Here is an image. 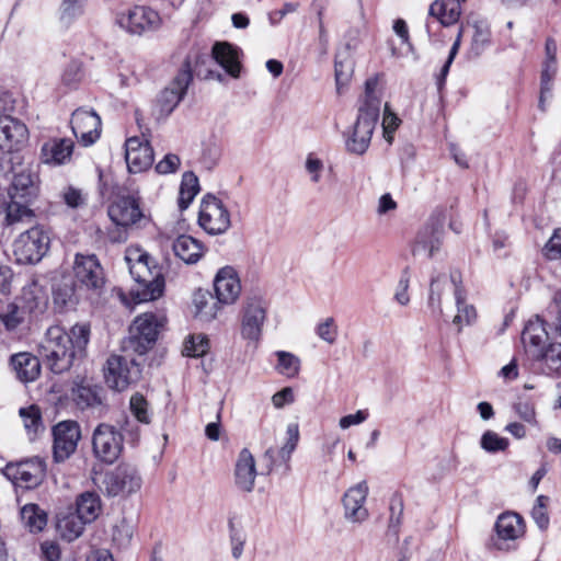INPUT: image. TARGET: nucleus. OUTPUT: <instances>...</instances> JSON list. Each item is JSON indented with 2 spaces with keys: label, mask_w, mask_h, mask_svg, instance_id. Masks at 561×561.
<instances>
[{
  "label": "nucleus",
  "mask_w": 561,
  "mask_h": 561,
  "mask_svg": "<svg viewBox=\"0 0 561 561\" xmlns=\"http://www.w3.org/2000/svg\"><path fill=\"white\" fill-rule=\"evenodd\" d=\"M50 239L44 228L36 226L22 232L13 243V254L21 264L39 262L49 249Z\"/></svg>",
  "instance_id": "7"
},
{
  "label": "nucleus",
  "mask_w": 561,
  "mask_h": 561,
  "mask_svg": "<svg viewBox=\"0 0 561 561\" xmlns=\"http://www.w3.org/2000/svg\"><path fill=\"white\" fill-rule=\"evenodd\" d=\"M450 278L454 285V297L457 308V313L453 318V324L456 327L457 332L460 333L465 327L476 323L478 314L474 306L466 300L460 273L457 271L450 272Z\"/></svg>",
  "instance_id": "20"
},
{
  "label": "nucleus",
  "mask_w": 561,
  "mask_h": 561,
  "mask_svg": "<svg viewBox=\"0 0 561 561\" xmlns=\"http://www.w3.org/2000/svg\"><path fill=\"white\" fill-rule=\"evenodd\" d=\"M305 168L310 175L311 182L319 183L324 169L322 160L317 158L313 153H309L306 159Z\"/></svg>",
  "instance_id": "58"
},
{
  "label": "nucleus",
  "mask_w": 561,
  "mask_h": 561,
  "mask_svg": "<svg viewBox=\"0 0 561 561\" xmlns=\"http://www.w3.org/2000/svg\"><path fill=\"white\" fill-rule=\"evenodd\" d=\"M180 158L176 154L168 153L156 164V171L160 174L173 173L180 165Z\"/></svg>",
  "instance_id": "60"
},
{
  "label": "nucleus",
  "mask_w": 561,
  "mask_h": 561,
  "mask_svg": "<svg viewBox=\"0 0 561 561\" xmlns=\"http://www.w3.org/2000/svg\"><path fill=\"white\" fill-rule=\"evenodd\" d=\"M141 477L129 465H119L103 476L101 491L107 496L129 495L140 490Z\"/></svg>",
  "instance_id": "8"
},
{
  "label": "nucleus",
  "mask_w": 561,
  "mask_h": 561,
  "mask_svg": "<svg viewBox=\"0 0 561 561\" xmlns=\"http://www.w3.org/2000/svg\"><path fill=\"white\" fill-rule=\"evenodd\" d=\"M275 408L280 409L286 404L294 402V391L290 387L283 388L272 397Z\"/></svg>",
  "instance_id": "63"
},
{
  "label": "nucleus",
  "mask_w": 561,
  "mask_h": 561,
  "mask_svg": "<svg viewBox=\"0 0 561 561\" xmlns=\"http://www.w3.org/2000/svg\"><path fill=\"white\" fill-rule=\"evenodd\" d=\"M28 130L24 123L12 116L0 117V149L12 151L24 145Z\"/></svg>",
  "instance_id": "22"
},
{
  "label": "nucleus",
  "mask_w": 561,
  "mask_h": 561,
  "mask_svg": "<svg viewBox=\"0 0 561 561\" xmlns=\"http://www.w3.org/2000/svg\"><path fill=\"white\" fill-rule=\"evenodd\" d=\"M515 411L518 416L527 423L537 425L536 411L533 404L529 402H518L515 404Z\"/></svg>",
  "instance_id": "62"
},
{
  "label": "nucleus",
  "mask_w": 561,
  "mask_h": 561,
  "mask_svg": "<svg viewBox=\"0 0 561 561\" xmlns=\"http://www.w3.org/2000/svg\"><path fill=\"white\" fill-rule=\"evenodd\" d=\"M89 340V324H75L69 333L59 325H53L46 331L38 352L53 373L62 374L72 367L77 358L84 355Z\"/></svg>",
  "instance_id": "1"
},
{
  "label": "nucleus",
  "mask_w": 561,
  "mask_h": 561,
  "mask_svg": "<svg viewBox=\"0 0 561 561\" xmlns=\"http://www.w3.org/2000/svg\"><path fill=\"white\" fill-rule=\"evenodd\" d=\"M45 462L34 457L15 463H8L2 472L15 485L24 489H33L39 485L45 477Z\"/></svg>",
  "instance_id": "14"
},
{
  "label": "nucleus",
  "mask_w": 561,
  "mask_h": 561,
  "mask_svg": "<svg viewBox=\"0 0 561 561\" xmlns=\"http://www.w3.org/2000/svg\"><path fill=\"white\" fill-rule=\"evenodd\" d=\"M102 389L93 386L87 380L75 381L71 394L80 409L93 408L102 404Z\"/></svg>",
  "instance_id": "32"
},
{
  "label": "nucleus",
  "mask_w": 561,
  "mask_h": 561,
  "mask_svg": "<svg viewBox=\"0 0 561 561\" xmlns=\"http://www.w3.org/2000/svg\"><path fill=\"white\" fill-rule=\"evenodd\" d=\"M194 305L196 307V316L205 321L214 320L220 311V304L218 300L213 301V297L208 293L195 294Z\"/></svg>",
  "instance_id": "43"
},
{
  "label": "nucleus",
  "mask_w": 561,
  "mask_h": 561,
  "mask_svg": "<svg viewBox=\"0 0 561 561\" xmlns=\"http://www.w3.org/2000/svg\"><path fill=\"white\" fill-rule=\"evenodd\" d=\"M214 289L220 305L236 304L242 289L237 270L230 265L219 268L214 278Z\"/></svg>",
  "instance_id": "17"
},
{
  "label": "nucleus",
  "mask_w": 561,
  "mask_h": 561,
  "mask_svg": "<svg viewBox=\"0 0 561 561\" xmlns=\"http://www.w3.org/2000/svg\"><path fill=\"white\" fill-rule=\"evenodd\" d=\"M125 261L135 280L130 296L135 304L156 300L164 290V277L161 268L153 262L148 252L130 247L126 250Z\"/></svg>",
  "instance_id": "3"
},
{
  "label": "nucleus",
  "mask_w": 561,
  "mask_h": 561,
  "mask_svg": "<svg viewBox=\"0 0 561 561\" xmlns=\"http://www.w3.org/2000/svg\"><path fill=\"white\" fill-rule=\"evenodd\" d=\"M491 32L488 24L483 21L473 23V35L471 41V49L478 56L490 43Z\"/></svg>",
  "instance_id": "47"
},
{
  "label": "nucleus",
  "mask_w": 561,
  "mask_h": 561,
  "mask_svg": "<svg viewBox=\"0 0 561 561\" xmlns=\"http://www.w3.org/2000/svg\"><path fill=\"white\" fill-rule=\"evenodd\" d=\"M160 23L161 19L158 12L144 5H135L116 14V24L133 35L154 31Z\"/></svg>",
  "instance_id": "12"
},
{
  "label": "nucleus",
  "mask_w": 561,
  "mask_h": 561,
  "mask_svg": "<svg viewBox=\"0 0 561 561\" xmlns=\"http://www.w3.org/2000/svg\"><path fill=\"white\" fill-rule=\"evenodd\" d=\"M267 301L262 295L245 297L240 311V334L249 343L259 344L267 319Z\"/></svg>",
  "instance_id": "5"
},
{
  "label": "nucleus",
  "mask_w": 561,
  "mask_h": 561,
  "mask_svg": "<svg viewBox=\"0 0 561 561\" xmlns=\"http://www.w3.org/2000/svg\"><path fill=\"white\" fill-rule=\"evenodd\" d=\"M53 299L56 308L62 310L72 308L77 301V294L73 283L70 279H62L53 289Z\"/></svg>",
  "instance_id": "39"
},
{
  "label": "nucleus",
  "mask_w": 561,
  "mask_h": 561,
  "mask_svg": "<svg viewBox=\"0 0 561 561\" xmlns=\"http://www.w3.org/2000/svg\"><path fill=\"white\" fill-rule=\"evenodd\" d=\"M240 49L228 42H217L211 49L213 58L232 78H239L241 64L239 60Z\"/></svg>",
  "instance_id": "28"
},
{
  "label": "nucleus",
  "mask_w": 561,
  "mask_h": 561,
  "mask_svg": "<svg viewBox=\"0 0 561 561\" xmlns=\"http://www.w3.org/2000/svg\"><path fill=\"white\" fill-rule=\"evenodd\" d=\"M428 14L438 20L443 26H450L458 22L461 15L460 0H435Z\"/></svg>",
  "instance_id": "31"
},
{
  "label": "nucleus",
  "mask_w": 561,
  "mask_h": 561,
  "mask_svg": "<svg viewBox=\"0 0 561 561\" xmlns=\"http://www.w3.org/2000/svg\"><path fill=\"white\" fill-rule=\"evenodd\" d=\"M255 478V459L248 448H243L234 466V484L240 491L250 493L254 489Z\"/></svg>",
  "instance_id": "25"
},
{
  "label": "nucleus",
  "mask_w": 561,
  "mask_h": 561,
  "mask_svg": "<svg viewBox=\"0 0 561 561\" xmlns=\"http://www.w3.org/2000/svg\"><path fill=\"white\" fill-rule=\"evenodd\" d=\"M75 142L70 138H50L41 149V161L49 165H61L71 160Z\"/></svg>",
  "instance_id": "24"
},
{
  "label": "nucleus",
  "mask_w": 561,
  "mask_h": 561,
  "mask_svg": "<svg viewBox=\"0 0 561 561\" xmlns=\"http://www.w3.org/2000/svg\"><path fill=\"white\" fill-rule=\"evenodd\" d=\"M129 405L130 411L139 422L146 424L150 422V415L148 413V402L142 394H133L130 398Z\"/></svg>",
  "instance_id": "55"
},
{
  "label": "nucleus",
  "mask_w": 561,
  "mask_h": 561,
  "mask_svg": "<svg viewBox=\"0 0 561 561\" xmlns=\"http://www.w3.org/2000/svg\"><path fill=\"white\" fill-rule=\"evenodd\" d=\"M443 241V231L438 227H425L417 236L414 253L426 251L428 257H433L439 250Z\"/></svg>",
  "instance_id": "36"
},
{
  "label": "nucleus",
  "mask_w": 561,
  "mask_h": 561,
  "mask_svg": "<svg viewBox=\"0 0 561 561\" xmlns=\"http://www.w3.org/2000/svg\"><path fill=\"white\" fill-rule=\"evenodd\" d=\"M548 340L549 333L542 319L537 316L526 323L522 333V342L533 357H536L546 347L545 344Z\"/></svg>",
  "instance_id": "26"
},
{
  "label": "nucleus",
  "mask_w": 561,
  "mask_h": 561,
  "mask_svg": "<svg viewBox=\"0 0 561 561\" xmlns=\"http://www.w3.org/2000/svg\"><path fill=\"white\" fill-rule=\"evenodd\" d=\"M278 364L276 370L287 377H295L300 368V360L297 356L285 351L276 352Z\"/></svg>",
  "instance_id": "48"
},
{
  "label": "nucleus",
  "mask_w": 561,
  "mask_h": 561,
  "mask_svg": "<svg viewBox=\"0 0 561 561\" xmlns=\"http://www.w3.org/2000/svg\"><path fill=\"white\" fill-rule=\"evenodd\" d=\"M11 366L16 377L24 382L35 380L41 373L39 359L31 353H19L11 357Z\"/></svg>",
  "instance_id": "30"
},
{
  "label": "nucleus",
  "mask_w": 561,
  "mask_h": 561,
  "mask_svg": "<svg viewBox=\"0 0 561 561\" xmlns=\"http://www.w3.org/2000/svg\"><path fill=\"white\" fill-rule=\"evenodd\" d=\"M557 72V61H549L546 60L543 65V69L541 72V91H540V101L539 105L541 108L543 104V100L546 94L550 93L551 91V81Z\"/></svg>",
  "instance_id": "54"
},
{
  "label": "nucleus",
  "mask_w": 561,
  "mask_h": 561,
  "mask_svg": "<svg viewBox=\"0 0 561 561\" xmlns=\"http://www.w3.org/2000/svg\"><path fill=\"white\" fill-rule=\"evenodd\" d=\"M20 416L28 435H36L42 428V416L37 407L31 405L20 409Z\"/></svg>",
  "instance_id": "49"
},
{
  "label": "nucleus",
  "mask_w": 561,
  "mask_h": 561,
  "mask_svg": "<svg viewBox=\"0 0 561 561\" xmlns=\"http://www.w3.org/2000/svg\"><path fill=\"white\" fill-rule=\"evenodd\" d=\"M380 79L381 76L377 73L365 81L364 93L358 100L357 118L345 142L351 153L362 156L369 148L382 104Z\"/></svg>",
  "instance_id": "2"
},
{
  "label": "nucleus",
  "mask_w": 561,
  "mask_h": 561,
  "mask_svg": "<svg viewBox=\"0 0 561 561\" xmlns=\"http://www.w3.org/2000/svg\"><path fill=\"white\" fill-rule=\"evenodd\" d=\"M31 202H23L16 198H10L7 206H3L5 210V222L8 225H14L18 222L31 221L34 217V211L30 208Z\"/></svg>",
  "instance_id": "40"
},
{
  "label": "nucleus",
  "mask_w": 561,
  "mask_h": 561,
  "mask_svg": "<svg viewBox=\"0 0 561 561\" xmlns=\"http://www.w3.org/2000/svg\"><path fill=\"white\" fill-rule=\"evenodd\" d=\"M400 118L390 111L388 104H385L383 116H382V129L383 137L388 142L392 141V134L400 124Z\"/></svg>",
  "instance_id": "56"
},
{
  "label": "nucleus",
  "mask_w": 561,
  "mask_h": 561,
  "mask_svg": "<svg viewBox=\"0 0 561 561\" xmlns=\"http://www.w3.org/2000/svg\"><path fill=\"white\" fill-rule=\"evenodd\" d=\"M199 192V184L197 176L188 171L182 176L179 195V206L181 209H186L192 203L196 194Z\"/></svg>",
  "instance_id": "44"
},
{
  "label": "nucleus",
  "mask_w": 561,
  "mask_h": 561,
  "mask_svg": "<svg viewBox=\"0 0 561 561\" xmlns=\"http://www.w3.org/2000/svg\"><path fill=\"white\" fill-rule=\"evenodd\" d=\"M134 535V525L126 518L118 519L112 527V541L118 548L127 547Z\"/></svg>",
  "instance_id": "45"
},
{
  "label": "nucleus",
  "mask_w": 561,
  "mask_h": 561,
  "mask_svg": "<svg viewBox=\"0 0 561 561\" xmlns=\"http://www.w3.org/2000/svg\"><path fill=\"white\" fill-rule=\"evenodd\" d=\"M88 0H62L59 7V22L69 27L85 12Z\"/></svg>",
  "instance_id": "41"
},
{
  "label": "nucleus",
  "mask_w": 561,
  "mask_h": 561,
  "mask_svg": "<svg viewBox=\"0 0 561 561\" xmlns=\"http://www.w3.org/2000/svg\"><path fill=\"white\" fill-rule=\"evenodd\" d=\"M287 439L284 446L279 449V457L287 462L291 454L296 449L299 442V427L296 423H290L286 428Z\"/></svg>",
  "instance_id": "52"
},
{
  "label": "nucleus",
  "mask_w": 561,
  "mask_h": 561,
  "mask_svg": "<svg viewBox=\"0 0 561 561\" xmlns=\"http://www.w3.org/2000/svg\"><path fill=\"white\" fill-rule=\"evenodd\" d=\"M316 332L321 340L329 344H333L337 336V328L334 323V319L331 317L327 318L323 322L317 325Z\"/></svg>",
  "instance_id": "57"
},
{
  "label": "nucleus",
  "mask_w": 561,
  "mask_h": 561,
  "mask_svg": "<svg viewBox=\"0 0 561 561\" xmlns=\"http://www.w3.org/2000/svg\"><path fill=\"white\" fill-rule=\"evenodd\" d=\"M334 68L336 88L337 91L341 92V89L348 83L354 70L353 61L347 50L336 54Z\"/></svg>",
  "instance_id": "42"
},
{
  "label": "nucleus",
  "mask_w": 561,
  "mask_h": 561,
  "mask_svg": "<svg viewBox=\"0 0 561 561\" xmlns=\"http://www.w3.org/2000/svg\"><path fill=\"white\" fill-rule=\"evenodd\" d=\"M209 350V340L204 334L190 335L183 347V355L190 357H201Z\"/></svg>",
  "instance_id": "46"
},
{
  "label": "nucleus",
  "mask_w": 561,
  "mask_h": 561,
  "mask_svg": "<svg viewBox=\"0 0 561 561\" xmlns=\"http://www.w3.org/2000/svg\"><path fill=\"white\" fill-rule=\"evenodd\" d=\"M172 250L175 256L186 264L197 263L206 252V248L201 241L187 234L179 236L173 241Z\"/></svg>",
  "instance_id": "29"
},
{
  "label": "nucleus",
  "mask_w": 561,
  "mask_h": 561,
  "mask_svg": "<svg viewBox=\"0 0 561 561\" xmlns=\"http://www.w3.org/2000/svg\"><path fill=\"white\" fill-rule=\"evenodd\" d=\"M71 129L85 147L93 145L101 135V118L94 111L78 108L71 116Z\"/></svg>",
  "instance_id": "18"
},
{
  "label": "nucleus",
  "mask_w": 561,
  "mask_h": 561,
  "mask_svg": "<svg viewBox=\"0 0 561 561\" xmlns=\"http://www.w3.org/2000/svg\"><path fill=\"white\" fill-rule=\"evenodd\" d=\"M108 217L122 228H145L150 222V215L140 206L137 195H121L108 206Z\"/></svg>",
  "instance_id": "6"
},
{
  "label": "nucleus",
  "mask_w": 561,
  "mask_h": 561,
  "mask_svg": "<svg viewBox=\"0 0 561 561\" xmlns=\"http://www.w3.org/2000/svg\"><path fill=\"white\" fill-rule=\"evenodd\" d=\"M368 495V485L362 481L351 486L343 496L345 518L352 523H360L368 517V511L364 506Z\"/></svg>",
  "instance_id": "21"
},
{
  "label": "nucleus",
  "mask_w": 561,
  "mask_h": 561,
  "mask_svg": "<svg viewBox=\"0 0 561 561\" xmlns=\"http://www.w3.org/2000/svg\"><path fill=\"white\" fill-rule=\"evenodd\" d=\"M198 224L208 234H222L231 225L230 214L219 198L208 194L201 203Z\"/></svg>",
  "instance_id": "13"
},
{
  "label": "nucleus",
  "mask_w": 561,
  "mask_h": 561,
  "mask_svg": "<svg viewBox=\"0 0 561 561\" xmlns=\"http://www.w3.org/2000/svg\"><path fill=\"white\" fill-rule=\"evenodd\" d=\"M193 80V70L190 56L182 64L179 72L170 84L163 89L156 99L152 115L157 121L167 118L180 104Z\"/></svg>",
  "instance_id": "4"
},
{
  "label": "nucleus",
  "mask_w": 561,
  "mask_h": 561,
  "mask_svg": "<svg viewBox=\"0 0 561 561\" xmlns=\"http://www.w3.org/2000/svg\"><path fill=\"white\" fill-rule=\"evenodd\" d=\"M23 525L31 533H39L47 525V514L37 504H25L20 512Z\"/></svg>",
  "instance_id": "37"
},
{
  "label": "nucleus",
  "mask_w": 561,
  "mask_h": 561,
  "mask_svg": "<svg viewBox=\"0 0 561 561\" xmlns=\"http://www.w3.org/2000/svg\"><path fill=\"white\" fill-rule=\"evenodd\" d=\"M535 358L543 364L547 374L561 377V343H549Z\"/></svg>",
  "instance_id": "38"
},
{
  "label": "nucleus",
  "mask_w": 561,
  "mask_h": 561,
  "mask_svg": "<svg viewBox=\"0 0 561 561\" xmlns=\"http://www.w3.org/2000/svg\"><path fill=\"white\" fill-rule=\"evenodd\" d=\"M123 435L114 426L107 423L99 424L92 434V449L98 459L112 465L123 450Z\"/></svg>",
  "instance_id": "9"
},
{
  "label": "nucleus",
  "mask_w": 561,
  "mask_h": 561,
  "mask_svg": "<svg viewBox=\"0 0 561 561\" xmlns=\"http://www.w3.org/2000/svg\"><path fill=\"white\" fill-rule=\"evenodd\" d=\"M54 459L57 462L68 459L77 449L81 437L80 425L76 421L59 422L53 428Z\"/></svg>",
  "instance_id": "16"
},
{
  "label": "nucleus",
  "mask_w": 561,
  "mask_h": 561,
  "mask_svg": "<svg viewBox=\"0 0 561 561\" xmlns=\"http://www.w3.org/2000/svg\"><path fill=\"white\" fill-rule=\"evenodd\" d=\"M454 290L450 275L445 274L433 276L430 284L427 305L435 316H443L442 297L445 291Z\"/></svg>",
  "instance_id": "33"
},
{
  "label": "nucleus",
  "mask_w": 561,
  "mask_h": 561,
  "mask_svg": "<svg viewBox=\"0 0 561 561\" xmlns=\"http://www.w3.org/2000/svg\"><path fill=\"white\" fill-rule=\"evenodd\" d=\"M409 282H410L409 272H408V270H405V271H403V273L400 277V280L398 283V287L396 290V295H394V299L401 306H407L410 301V297L408 294Z\"/></svg>",
  "instance_id": "61"
},
{
  "label": "nucleus",
  "mask_w": 561,
  "mask_h": 561,
  "mask_svg": "<svg viewBox=\"0 0 561 561\" xmlns=\"http://www.w3.org/2000/svg\"><path fill=\"white\" fill-rule=\"evenodd\" d=\"M165 323V317L146 312L138 316L131 325L130 344L135 352L142 355L156 343L160 329Z\"/></svg>",
  "instance_id": "10"
},
{
  "label": "nucleus",
  "mask_w": 561,
  "mask_h": 561,
  "mask_svg": "<svg viewBox=\"0 0 561 561\" xmlns=\"http://www.w3.org/2000/svg\"><path fill=\"white\" fill-rule=\"evenodd\" d=\"M141 369L134 359L112 355L106 360L104 378L107 386L116 391L126 390L139 380Z\"/></svg>",
  "instance_id": "11"
},
{
  "label": "nucleus",
  "mask_w": 561,
  "mask_h": 561,
  "mask_svg": "<svg viewBox=\"0 0 561 561\" xmlns=\"http://www.w3.org/2000/svg\"><path fill=\"white\" fill-rule=\"evenodd\" d=\"M549 260H561V229L554 231L543 249Z\"/></svg>",
  "instance_id": "59"
},
{
  "label": "nucleus",
  "mask_w": 561,
  "mask_h": 561,
  "mask_svg": "<svg viewBox=\"0 0 561 561\" xmlns=\"http://www.w3.org/2000/svg\"><path fill=\"white\" fill-rule=\"evenodd\" d=\"M480 445L485 451L493 454L504 451L508 447L510 442L495 432L486 431L481 437Z\"/></svg>",
  "instance_id": "51"
},
{
  "label": "nucleus",
  "mask_w": 561,
  "mask_h": 561,
  "mask_svg": "<svg viewBox=\"0 0 561 561\" xmlns=\"http://www.w3.org/2000/svg\"><path fill=\"white\" fill-rule=\"evenodd\" d=\"M72 270L77 283L85 289L100 290L105 284L104 271L95 254L77 253Z\"/></svg>",
  "instance_id": "15"
},
{
  "label": "nucleus",
  "mask_w": 561,
  "mask_h": 561,
  "mask_svg": "<svg viewBox=\"0 0 561 561\" xmlns=\"http://www.w3.org/2000/svg\"><path fill=\"white\" fill-rule=\"evenodd\" d=\"M496 540L494 545L502 549V541L516 540L525 534V523L523 517L514 512L502 513L495 523Z\"/></svg>",
  "instance_id": "23"
},
{
  "label": "nucleus",
  "mask_w": 561,
  "mask_h": 561,
  "mask_svg": "<svg viewBox=\"0 0 561 561\" xmlns=\"http://www.w3.org/2000/svg\"><path fill=\"white\" fill-rule=\"evenodd\" d=\"M41 550L46 561H58L60 558V548L54 541H44L41 545Z\"/></svg>",
  "instance_id": "64"
},
{
  "label": "nucleus",
  "mask_w": 561,
  "mask_h": 561,
  "mask_svg": "<svg viewBox=\"0 0 561 561\" xmlns=\"http://www.w3.org/2000/svg\"><path fill=\"white\" fill-rule=\"evenodd\" d=\"M23 319V311L14 304L7 305L0 311V321L8 331L15 330Z\"/></svg>",
  "instance_id": "50"
},
{
  "label": "nucleus",
  "mask_w": 561,
  "mask_h": 561,
  "mask_svg": "<svg viewBox=\"0 0 561 561\" xmlns=\"http://www.w3.org/2000/svg\"><path fill=\"white\" fill-rule=\"evenodd\" d=\"M38 194V187L34 175L27 169H21L14 172L11 184L8 188L10 198L21 199L23 202H33Z\"/></svg>",
  "instance_id": "27"
},
{
  "label": "nucleus",
  "mask_w": 561,
  "mask_h": 561,
  "mask_svg": "<svg viewBox=\"0 0 561 561\" xmlns=\"http://www.w3.org/2000/svg\"><path fill=\"white\" fill-rule=\"evenodd\" d=\"M77 513L85 523L94 522L102 512L100 496L95 492L87 491L77 497Z\"/></svg>",
  "instance_id": "34"
},
{
  "label": "nucleus",
  "mask_w": 561,
  "mask_h": 561,
  "mask_svg": "<svg viewBox=\"0 0 561 561\" xmlns=\"http://www.w3.org/2000/svg\"><path fill=\"white\" fill-rule=\"evenodd\" d=\"M87 524L78 514L68 513L58 517L57 530L62 539L70 542L83 534Z\"/></svg>",
  "instance_id": "35"
},
{
  "label": "nucleus",
  "mask_w": 561,
  "mask_h": 561,
  "mask_svg": "<svg viewBox=\"0 0 561 561\" xmlns=\"http://www.w3.org/2000/svg\"><path fill=\"white\" fill-rule=\"evenodd\" d=\"M549 497L546 495H539L536 500V504L531 510V517L536 525L541 529L546 530L549 526V516L547 512V504Z\"/></svg>",
  "instance_id": "53"
},
{
  "label": "nucleus",
  "mask_w": 561,
  "mask_h": 561,
  "mask_svg": "<svg viewBox=\"0 0 561 561\" xmlns=\"http://www.w3.org/2000/svg\"><path fill=\"white\" fill-rule=\"evenodd\" d=\"M134 136L125 142V160L130 173H140L148 170L153 163V149L149 140Z\"/></svg>",
  "instance_id": "19"
}]
</instances>
